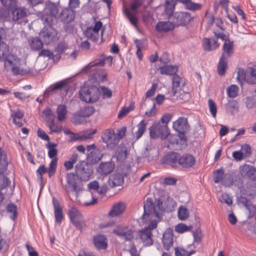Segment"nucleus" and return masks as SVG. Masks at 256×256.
I'll return each mask as SVG.
<instances>
[{
	"label": "nucleus",
	"mask_w": 256,
	"mask_h": 256,
	"mask_svg": "<svg viewBox=\"0 0 256 256\" xmlns=\"http://www.w3.org/2000/svg\"><path fill=\"white\" fill-rule=\"evenodd\" d=\"M107 61L108 66H111L112 63V56H108L102 58L97 62H90L86 66L82 69V71L84 72L88 73L90 72V68L94 66H104L106 62L105 61Z\"/></svg>",
	"instance_id": "18"
},
{
	"label": "nucleus",
	"mask_w": 256,
	"mask_h": 256,
	"mask_svg": "<svg viewBox=\"0 0 256 256\" xmlns=\"http://www.w3.org/2000/svg\"><path fill=\"white\" fill-rule=\"evenodd\" d=\"M176 2V0H166L164 4V12L168 16V18L169 16L174 14V12L175 10Z\"/></svg>",
	"instance_id": "35"
},
{
	"label": "nucleus",
	"mask_w": 256,
	"mask_h": 256,
	"mask_svg": "<svg viewBox=\"0 0 256 256\" xmlns=\"http://www.w3.org/2000/svg\"><path fill=\"white\" fill-rule=\"evenodd\" d=\"M102 26V23L100 21H97L95 23L94 28L88 26L84 32V34L86 37L90 40L96 42L99 38V31Z\"/></svg>",
	"instance_id": "9"
},
{
	"label": "nucleus",
	"mask_w": 256,
	"mask_h": 256,
	"mask_svg": "<svg viewBox=\"0 0 256 256\" xmlns=\"http://www.w3.org/2000/svg\"><path fill=\"white\" fill-rule=\"evenodd\" d=\"M238 204H242L247 208L250 206V200L243 196H240L238 198Z\"/></svg>",
	"instance_id": "63"
},
{
	"label": "nucleus",
	"mask_w": 256,
	"mask_h": 256,
	"mask_svg": "<svg viewBox=\"0 0 256 256\" xmlns=\"http://www.w3.org/2000/svg\"><path fill=\"white\" fill-rule=\"evenodd\" d=\"M196 163L195 158L191 154H180L178 166L184 168L188 169L192 168Z\"/></svg>",
	"instance_id": "13"
},
{
	"label": "nucleus",
	"mask_w": 256,
	"mask_h": 256,
	"mask_svg": "<svg viewBox=\"0 0 256 256\" xmlns=\"http://www.w3.org/2000/svg\"><path fill=\"white\" fill-rule=\"evenodd\" d=\"M6 210L7 212L10 214V218L15 221L18 216L17 206L14 203H10L6 206Z\"/></svg>",
	"instance_id": "41"
},
{
	"label": "nucleus",
	"mask_w": 256,
	"mask_h": 256,
	"mask_svg": "<svg viewBox=\"0 0 256 256\" xmlns=\"http://www.w3.org/2000/svg\"><path fill=\"white\" fill-rule=\"evenodd\" d=\"M94 244L99 250H106L108 247L107 239L102 234H98L94 238Z\"/></svg>",
	"instance_id": "25"
},
{
	"label": "nucleus",
	"mask_w": 256,
	"mask_h": 256,
	"mask_svg": "<svg viewBox=\"0 0 256 256\" xmlns=\"http://www.w3.org/2000/svg\"><path fill=\"white\" fill-rule=\"evenodd\" d=\"M127 150L125 146L118 149L116 152V156L118 160H124L127 158Z\"/></svg>",
	"instance_id": "51"
},
{
	"label": "nucleus",
	"mask_w": 256,
	"mask_h": 256,
	"mask_svg": "<svg viewBox=\"0 0 256 256\" xmlns=\"http://www.w3.org/2000/svg\"><path fill=\"white\" fill-rule=\"evenodd\" d=\"M12 18L14 22L22 19L26 16L27 12L25 8H14L12 9Z\"/></svg>",
	"instance_id": "28"
},
{
	"label": "nucleus",
	"mask_w": 256,
	"mask_h": 256,
	"mask_svg": "<svg viewBox=\"0 0 256 256\" xmlns=\"http://www.w3.org/2000/svg\"><path fill=\"white\" fill-rule=\"evenodd\" d=\"M114 164L111 162L102 163L98 169V172L101 174L107 175L112 172Z\"/></svg>",
	"instance_id": "29"
},
{
	"label": "nucleus",
	"mask_w": 256,
	"mask_h": 256,
	"mask_svg": "<svg viewBox=\"0 0 256 256\" xmlns=\"http://www.w3.org/2000/svg\"><path fill=\"white\" fill-rule=\"evenodd\" d=\"M126 209V206L122 202H118L113 205L108 214L111 217L118 216L123 213Z\"/></svg>",
	"instance_id": "24"
},
{
	"label": "nucleus",
	"mask_w": 256,
	"mask_h": 256,
	"mask_svg": "<svg viewBox=\"0 0 256 256\" xmlns=\"http://www.w3.org/2000/svg\"><path fill=\"white\" fill-rule=\"evenodd\" d=\"M44 23L45 26L40 32V36L46 44H48L56 40L58 33L52 24Z\"/></svg>",
	"instance_id": "5"
},
{
	"label": "nucleus",
	"mask_w": 256,
	"mask_h": 256,
	"mask_svg": "<svg viewBox=\"0 0 256 256\" xmlns=\"http://www.w3.org/2000/svg\"><path fill=\"white\" fill-rule=\"evenodd\" d=\"M68 82L66 80H64L57 82L49 88L47 91L48 93L52 92V91L58 90H64L66 93L68 90Z\"/></svg>",
	"instance_id": "31"
},
{
	"label": "nucleus",
	"mask_w": 256,
	"mask_h": 256,
	"mask_svg": "<svg viewBox=\"0 0 256 256\" xmlns=\"http://www.w3.org/2000/svg\"><path fill=\"white\" fill-rule=\"evenodd\" d=\"M179 158V153L170 152L161 158L160 163L162 164L168 165L172 168H176L178 166Z\"/></svg>",
	"instance_id": "7"
},
{
	"label": "nucleus",
	"mask_w": 256,
	"mask_h": 256,
	"mask_svg": "<svg viewBox=\"0 0 256 256\" xmlns=\"http://www.w3.org/2000/svg\"><path fill=\"white\" fill-rule=\"evenodd\" d=\"M214 42L212 45L210 38H204L202 40V47L204 51L210 52L214 50L220 46V44L218 42L216 39H212Z\"/></svg>",
	"instance_id": "27"
},
{
	"label": "nucleus",
	"mask_w": 256,
	"mask_h": 256,
	"mask_svg": "<svg viewBox=\"0 0 256 256\" xmlns=\"http://www.w3.org/2000/svg\"><path fill=\"white\" fill-rule=\"evenodd\" d=\"M149 130L150 136L152 138H160L162 140H164L170 134L168 126L161 125L160 123L154 124L149 128Z\"/></svg>",
	"instance_id": "6"
},
{
	"label": "nucleus",
	"mask_w": 256,
	"mask_h": 256,
	"mask_svg": "<svg viewBox=\"0 0 256 256\" xmlns=\"http://www.w3.org/2000/svg\"><path fill=\"white\" fill-rule=\"evenodd\" d=\"M8 166L6 154L0 148V173H4L7 170Z\"/></svg>",
	"instance_id": "37"
},
{
	"label": "nucleus",
	"mask_w": 256,
	"mask_h": 256,
	"mask_svg": "<svg viewBox=\"0 0 256 256\" xmlns=\"http://www.w3.org/2000/svg\"><path fill=\"white\" fill-rule=\"evenodd\" d=\"M46 146L48 150V156L49 158L52 159L55 158L58 154V150L56 148L57 144L48 142Z\"/></svg>",
	"instance_id": "45"
},
{
	"label": "nucleus",
	"mask_w": 256,
	"mask_h": 256,
	"mask_svg": "<svg viewBox=\"0 0 256 256\" xmlns=\"http://www.w3.org/2000/svg\"><path fill=\"white\" fill-rule=\"evenodd\" d=\"M240 173L242 177H248L252 180H256V168L249 164H244L240 167Z\"/></svg>",
	"instance_id": "14"
},
{
	"label": "nucleus",
	"mask_w": 256,
	"mask_h": 256,
	"mask_svg": "<svg viewBox=\"0 0 256 256\" xmlns=\"http://www.w3.org/2000/svg\"><path fill=\"white\" fill-rule=\"evenodd\" d=\"M102 154L100 150H94L86 156V162L90 164H96L102 158Z\"/></svg>",
	"instance_id": "23"
},
{
	"label": "nucleus",
	"mask_w": 256,
	"mask_h": 256,
	"mask_svg": "<svg viewBox=\"0 0 256 256\" xmlns=\"http://www.w3.org/2000/svg\"><path fill=\"white\" fill-rule=\"evenodd\" d=\"M178 216L180 220H186L190 216L189 210L186 207L180 206L178 209Z\"/></svg>",
	"instance_id": "46"
},
{
	"label": "nucleus",
	"mask_w": 256,
	"mask_h": 256,
	"mask_svg": "<svg viewBox=\"0 0 256 256\" xmlns=\"http://www.w3.org/2000/svg\"><path fill=\"white\" fill-rule=\"evenodd\" d=\"M172 127L176 132L188 131L190 128L187 118L184 117L179 118L173 123Z\"/></svg>",
	"instance_id": "20"
},
{
	"label": "nucleus",
	"mask_w": 256,
	"mask_h": 256,
	"mask_svg": "<svg viewBox=\"0 0 256 256\" xmlns=\"http://www.w3.org/2000/svg\"><path fill=\"white\" fill-rule=\"evenodd\" d=\"M58 116V120L60 122L64 121L66 118L67 110L66 107L64 104H60L58 106L56 110Z\"/></svg>",
	"instance_id": "43"
},
{
	"label": "nucleus",
	"mask_w": 256,
	"mask_h": 256,
	"mask_svg": "<svg viewBox=\"0 0 256 256\" xmlns=\"http://www.w3.org/2000/svg\"><path fill=\"white\" fill-rule=\"evenodd\" d=\"M66 184L63 186L67 193L78 191L77 176L74 173H68L66 176Z\"/></svg>",
	"instance_id": "12"
},
{
	"label": "nucleus",
	"mask_w": 256,
	"mask_h": 256,
	"mask_svg": "<svg viewBox=\"0 0 256 256\" xmlns=\"http://www.w3.org/2000/svg\"><path fill=\"white\" fill-rule=\"evenodd\" d=\"M102 139L108 148L112 150L116 146V136L112 130H108L104 132L102 136Z\"/></svg>",
	"instance_id": "15"
},
{
	"label": "nucleus",
	"mask_w": 256,
	"mask_h": 256,
	"mask_svg": "<svg viewBox=\"0 0 256 256\" xmlns=\"http://www.w3.org/2000/svg\"><path fill=\"white\" fill-rule=\"evenodd\" d=\"M68 48V44L65 42H60L58 43L55 48V52L61 54L65 52Z\"/></svg>",
	"instance_id": "57"
},
{
	"label": "nucleus",
	"mask_w": 256,
	"mask_h": 256,
	"mask_svg": "<svg viewBox=\"0 0 256 256\" xmlns=\"http://www.w3.org/2000/svg\"><path fill=\"white\" fill-rule=\"evenodd\" d=\"M124 13L130 24L136 28H138V18L136 14H132L130 10L128 8L124 10Z\"/></svg>",
	"instance_id": "44"
},
{
	"label": "nucleus",
	"mask_w": 256,
	"mask_h": 256,
	"mask_svg": "<svg viewBox=\"0 0 256 256\" xmlns=\"http://www.w3.org/2000/svg\"><path fill=\"white\" fill-rule=\"evenodd\" d=\"M12 74L15 76L21 75L24 76L29 74L30 71L26 70H24L22 68H20L18 66L14 65V66H12Z\"/></svg>",
	"instance_id": "55"
},
{
	"label": "nucleus",
	"mask_w": 256,
	"mask_h": 256,
	"mask_svg": "<svg viewBox=\"0 0 256 256\" xmlns=\"http://www.w3.org/2000/svg\"><path fill=\"white\" fill-rule=\"evenodd\" d=\"M148 122L146 120H142L137 125L138 130L136 132V140L140 139L146 130Z\"/></svg>",
	"instance_id": "38"
},
{
	"label": "nucleus",
	"mask_w": 256,
	"mask_h": 256,
	"mask_svg": "<svg viewBox=\"0 0 256 256\" xmlns=\"http://www.w3.org/2000/svg\"><path fill=\"white\" fill-rule=\"evenodd\" d=\"M95 112V109L94 106H84L80 108L76 115L82 118H87L92 116Z\"/></svg>",
	"instance_id": "33"
},
{
	"label": "nucleus",
	"mask_w": 256,
	"mask_h": 256,
	"mask_svg": "<svg viewBox=\"0 0 256 256\" xmlns=\"http://www.w3.org/2000/svg\"><path fill=\"white\" fill-rule=\"evenodd\" d=\"M228 58H224V55L221 56L218 64L217 71L220 76H223L226 74L228 68Z\"/></svg>",
	"instance_id": "32"
},
{
	"label": "nucleus",
	"mask_w": 256,
	"mask_h": 256,
	"mask_svg": "<svg viewBox=\"0 0 256 256\" xmlns=\"http://www.w3.org/2000/svg\"><path fill=\"white\" fill-rule=\"evenodd\" d=\"M225 108L227 112H229L232 115H234L235 112H238V104L236 100H230L226 104Z\"/></svg>",
	"instance_id": "36"
},
{
	"label": "nucleus",
	"mask_w": 256,
	"mask_h": 256,
	"mask_svg": "<svg viewBox=\"0 0 256 256\" xmlns=\"http://www.w3.org/2000/svg\"><path fill=\"white\" fill-rule=\"evenodd\" d=\"M184 6L186 9L192 11L200 10L202 8L201 4L195 3L192 2L191 0H188L187 2L184 4Z\"/></svg>",
	"instance_id": "47"
},
{
	"label": "nucleus",
	"mask_w": 256,
	"mask_h": 256,
	"mask_svg": "<svg viewBox=\"0 0 256 256\" xmlns=\"http://www.w3.org/2000/svg\"><path fill=\"white\" fill-rule=\"evenodd\" d=\"M182 84V86L184 85V83L182 82V79L181 77L177 74L173 76L172 78V89L177 88L180 86V84Z\"/></svg>",
	"instance_id": "58"
},
{
	"label": "nucleus",
	"mask_w": 256,
	"mask_h": 256,
	"mask_svg": "<svg viewBox=\"0 0 256 256\" xmlns=\"http://www.w3.org/2000/svg\"><path fill=\"white\" fill-rule=\"evenodd\" d=\"M59 17L63 22L70 23L74 19V11L71 8H65L60 12Z\"/></svg>",
	"instance_id": "19"
},
{
	"label": "nucleus",
	"mask_w": 256,
	"mask_h": 256,
	"mask_svg": "<svg viewBox=\"0 0 256 256\" xmlns=\"http://www.w3.org/2000/svg\"><path fill=\"white\" fill-rule=\"evenodd\" d=\"M48 172V169L44 164L40 166L38 169L36 171L38 179L41 182L42 181V176Z\"/></svg>",
	"instance_id": "56"
},
{
	"label": "nucleus",
	"mask_w": 256,
	"mask_h": 256,
	"mask_svg": "<svg viewBox=\"0 0 256 256\" xmlns=\"http://www.w3.org/2000/svg\"><path fill=\"white\" fill-rule=\"evenodd\" d=\"M208 104L210 114L214 118H215L217 113V106L215 102L212 100L209 99Z\"/></svg>",
	"instance_id": "59"
},
{
	"label": "nucleus",
	"mask_w": 256,
	"mask_h": 256,
	"mask_svg": "<svg viewBox=\"0 0 256 256\" xmlns=\"http://www.w3.org/2000/svg\"><path fill=\"white\" fill-rule=\"evenodd\" d=\"M52 202L54 208L55 222L57 224H61L64 218L62 207L58 200L54 197L52 198Z\"/></svg>",
	"instance_id": "17"
},
{
	"label": "nucleus",
	"mask_w": 256,
	"mask_h": 256,
	"mask_svg": "<svg viewBox=\"0 0 256 256\" xmlns=\"http://www.w3.org/2000/svg\"><path fill=\"white\" fill-rule=\"evenodd\" d=\"M192 228V226H187L184 224L180 223L175 226V231L180 234H182L186 232L190 231Z\"/></svg>",
	"instance_id": "50"
},
{
	"label": "nucleus",
	"mask_w": 256,
	"mask_h": 256,
	"mask_svg": "<svg viewBox=\"0 0 256 256\" xmlns=\"http://www.w3.org/2000/svg\"><path fill=\"white\" fill-rule=\"evenodd\" d=\"M159 213L156 209V206L154 204L152 198H148L144 204V213L142 218L147 220L150 216L158 218Z\"/></svg>",
	"instance_id": "10"
},
{
	"label": "nucleus",
	"mask_w": 256,
	"mask_h": 256,
	"mask_svg": "<svg viewBox=\"0 0 256 256\" xmlns=\"http://www.w3.org/2000/svg\"><path fill=\"white\" fill-rule=\"evenodd\" d=\"M213 174L214 182L215 183H222L224 174V170L222 168H220L214 170L213 172Z\"/></svg>",
	"instance_id": "49"
},
{
	"label": "nucleus",
	"mask_w": 256,
	"mask_h": 256,
	"mask_svg": "<svg viewBox=\"0 0 256 256\" xmlns=\"http://www.w3.org/2000/svg\"><path fill=\"white\" fill-rule=\"evenodd\" d=\"M234 41L230 39L226 40L222 46L223 52L222 56L224 55V58H228L230 57L234 52Z\"/></svg>",
	"instance_id": "26"
},
{
	"label": "nucleus",
	"mask_w": 256,
	"mask_h": 256,
	"mask_svg": "<svg viewBox=\"0 0 256 256\" xmlns=\"http://www.w3.org/2000/svg\"><path fill=\"white\" fill-rule=\"evenodd\" d=\"M2 4L8 8L12 9L16 6V0H0Z\"/></svg>",
	"instance_id": "61"
},
{
	"label": "nucleus",
	"mask_w": 256,
	"mask_h": 256,
	"mask_svg": "<svg viewBox=\"0 0 256 256\" xmlns=\"http://www.w3.org/2000/svg\"><path fill=\"white\" fill-rule=\"evenodd\" d=\"M160 73L162 74L175 75L178 71V68L174 66H166L160 68Z\"/></svg>",
	"instance_id": "42"
},
{
	"label": "nucleus",
	"mask_w": 256,
	"mask_h": 256,
	"mask_svg": "<svg viewBox=\"0 0 256 256\" xmlns=\"http://www.w3.org/2000/svg\"><path fill=\"white\" fill-rule=\"evenodd\" d=\"M0 60L4 62V66L5 68H10V66H14V64L11 60L8 59V55L2 53V59Z\"/></svg>",
	"instance_id": "60"
},
{
	"label": "nucleus",
	"mask_w": 256,
	"mask_h": 256,
	"mask_svg": "<svg viewBox=\"0 0 256 256\" xmlns=\"http://www.w3.org/2000/svg\"><path fill=\"white\" fill-rule=\"evenodd\" d=\"M175 28L172 21L168 20L159 22L156 26V30L158 32H168Z\"/></svg>",
	"instance_id": "22"
},
{
	"label": "nucleus",
	"mask_w": 256,
	"mask_h": 256,
	"mask_svg": "<svg viewBox=\"0 0 256 256\" xmlns=\"http://www.w3.org/2000/svg\"><path fill=\"white\" fill-rule=\"evenodd\" d=\"M44 42L38 38H31L28 40V44L31 50L33 51H38L42 48Z\"/></svg>",
	"instance_id": "30"
},
{
	"label": "nucleus",
	"mask_w": 256,
	"mask_h": 256,
	"mask_svg": "<svg viewBox=\"0 0 256 256\" xmlns=\"http://www.w3.org/2000/svg\"><path fill=\"white\" fill-rule=\"evenodd\" d=\"M112 232L126 241H130L134 238V231L127 226H118Z\"/></svg>",
	"instance_id": "11"
},
{
	"label": "nucleus",
	"mask_w": 256,
	"mask_h": 256,
	"mask_svg": "<svg viewBox=\"0 0 256 256\" xmlns=\"http://www.w3.org/2000/svg\"><path fill=\"white\" fill-rule=\"evenodd\" d=\"M100 92L98 88L91 86L80 90V98L86 102H94L99 98Z\"/></svg>",
	"instance_id": "2"
},
{
	"label": "nucleus",
	"mask_w": 256,
	"mask_h": 256,
	"mask_svg": "<svg viewBox=\"0 0 256 256\" xmlns=\"http://www.w3.org/2000/svg\"><path fill=\"white\" fill-rule=\"evenodd\" d=\"M236 79L241 84L246 79V72L244 69H238L237 72Z\"/></svg>",
	"instance_id": "64"
},
{
	"label": "nucleus",
	"mask_w": 256,
	"mask_h": 256,
	"mask_svg": "<svg viewBox=\"0 0 256 256\" xmlns=\"http://www.w3.org/2000/svg\"><path fill=\"white\" fill-rule=\"evenodd\" d=\"M42 114L44 116L46 122L52 118H55V115L50 107L46 108L42 112Z\"/></svg>",
	"instance_id": "54"
},
{
	"label": "nucleus",
	"mask_w": 256,
	"mask_h": 256,
	"mask_svg": "<svg viewBox=\"0 0 256 256\" xmlns=\"http://www.w3.org/2000/svg\"><path fill=\"white\" fill-rule=\"evenodd\" d=\"M58 161V158H55L52 160L50 164L49 167L48 169V176L50 178L56 172V168L57 167Z\"/></svg>",
	"instance_id": "48"
},
{
	"label": "nucleus",
	"mask_w": 256,
	"mask_h": 256,
	"mask_svg": "<svg viewBox=\"0 0 256 256\" xmlns=\"http://www.w3.org/2000/svg\"><path fill=\"white\" fill-rule=\"evenodd\" d=\"M241 150L244 154V157H248L250 156L252 154V148L248 144H244L241 147Z\"/></svg>",
	"instance_id": "62"
},
{
	"label": "nucleus",
	"mask_w": 256,
	"mask_h": 256,
	"mask_svg": "<svg viewBox=\"0 0 256 256\" xmlns=\"http://www.w3.org/2000/svg\"><path fill=\"white\" fill-rule=\"evenodd\" d=\"M54 120V118H52L48 120L46 122L47 126L50 130V134H58L62 130V126L55 124Z\"/></svg>",
	"instance_id": "39"
},
{
	"label": "nucleus",
	"mask_w": 256,
	"mask_h": 256,
	"mask_svg": "<svg viewBox=\"0 0 256 256\" xmlns=\"http://www.w3.org/2000/svg\"><path fill=\"white\" fill-rule=\"evenodd\" d=\"M162 242L164 248L168 251L174 244L173 230L170 228H166L163 234Z\"/></svg>",
	"instance_id": "16"
},
{
	"label": "nucleus",
	"mask_w": 256,
	"mask_h": 256,
	"mask_svg": "<svg viewBox=\"0 0 256 256\" xmlns=\"http://www.w3.org/2000/svg\"><path fill=\"white\" fill-rule=\"evenodd\" d=\"M46 11L48 14L42 17L44 22L53 24L56 22V16L58 12V8L54 4H50L47 6Z\"/></svg>",
	"instance_id": "8"
},
{
	"label": "nucleus",
	"mask_w": 256,
	"mask_h": 256,
	"mask_svg": "<svg viewBox=\"0 0 256 256\" xmlns=\"http://www.w3.org/2000/svg\"><path fill=\"white\" fill-rule=\"evenodd\" d=\"M238 87L235 84H232L227 88V94L230 98H234L238 96Z\"/></svg>",
	"instance_id": "53"
},
{
	"label": "nucleus",
	"mask_w": 256,
	"mask_h": 256,
	"mask_svg": "<svg viewBox=\"0 0 256 256\" xmlns=\"http://www.w3.org/2000/svg\"><path fill=\"white\" fill-rule=\"evenodd\" d=\"M124 182L122 176L119 173L115 174L112 176L110 184L113 187L122 186Z\"/></svg>",
	"instance_id": "40"
},
{
	"label": "nucleus",
	"mask_w": 256,
	"mask_h": 256,
	"mask_svg": "<svg viewBox=\"0 0 256 256\" xmlns=\"http://www.w3.org/2000/svg\"><path fill=\"white\" fill-rule=\"evenodd\" d=\"M168 18L172 22L176 28L186 26L193 19V17L188 12H176L169 16Z\"/></svg>",
	"instance_id": "4"
},
{
	"label": "nucleus",
	"mask_w": 256,
	"mask_h": 256,
	"mask_svg": "<svg viewBox=\"0 0 256 256\" xmlns=\"http://www.w3.org/2000/svg\"><path fill=\"white\" fill-rule=\"evenodd\" d=\"M235 172H229L224 174L222 184L226 186H230L234 184V179L236 177Z\"/></svg>",
	"instance_id": "34"
},
{
	"label": "nucleus",
	"mask_w": 256,
	"mask_h": 256,
	"mask_svg": "<svg viewBox=\"0 0 256 256\" xmlns=\"http://www.w3.org/2000/svg\"><path fill=\"white\" fill-rule=\"evenodd\" d=\"M138 235L145 246H150L152 244V232L150 230H147L146 228L142 229L139 231Z\"/></svg>",
	"instance_id": "21"
},
{
	"label": "nucleus",
	"mask_w": 256,
	"mask_h": 256,
	"mask_svg": "<svg viewBox=\"0 0 256 256\" xmlns=\"http://www.w3.org/2000/svg\"><path fill=\"white\" fill-rule=\"evenodd\" d=\"M68 215L71 223L76 228L82 232L83 228L86 226L84 217L81 212L75 206L70 208Z\"/></svg>",
	"instance_id": "1"
},
{
	"label": "nucleus",
	"mask_w": 256,
	"mask_h": 256,
	"mask_svg": "<svg viewBox=\"0 0 256 256\" xmlns=\"http://www.w3.org/2000/svg\"><path fill=\"white\" fill-rule=\"evenodd\" d=\"M75 172L77 177L83 181L88 180L93 172L92 166L84 160H80L76 164Z\"/></svg>",
	"instance_id": "3"
},
{
	"label": "nucleus",
	"mask_w": 256,
	"mask_h": 256,
	"mask_svg": "<svg viewBox=\"0 0 256 256\" xmlns=\"http://www.w3.org/2000/svg\"><path fill=\"white\" fill-rule=\"evenodd\" d=\"M247 72L250 73V76L248 82L252 84H256V65L248 68Z\"/></svg>",
	"instance_id": "52"
}]
</instances>
